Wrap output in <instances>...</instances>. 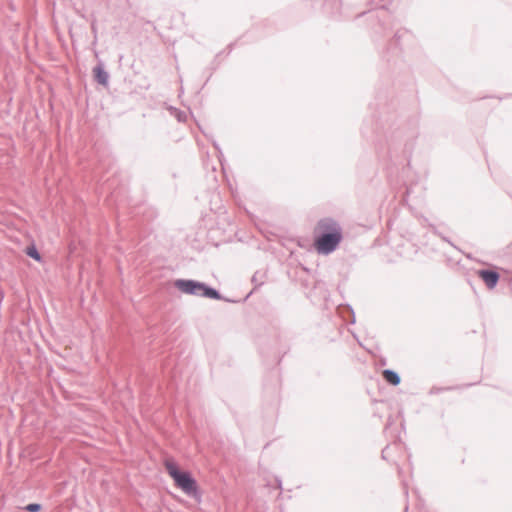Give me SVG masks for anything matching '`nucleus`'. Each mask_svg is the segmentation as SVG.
<instances>
[{
    "instance_id": "obj_1",
    "label": "nucleus",
    "mask_w": 512,
    "mask_h": 512,
    "mask_svg": "<svg viewBox=\"0 0 512 512\" xmlns=\"http://www.w3.org/2000/svg\"><path fill=\"white\" fill-rule=\"evenodd\" d=\"M343 240L342 228L332 217L320 219L314 228V248L318 254L333 253Z\"/></svg>"
},
{
    "instance_id": "obj_2",
    "label": "nucleus",
    "mask_w": 512,
    "mask_h": 512,
    "mask_svg": "<svg viewBox=\"0 0 512 512\" xmlns=\"http://www.w3.org/2000/svg\"><path fill=\"white\" fill-rule=\"evenodd\" d=\"M383 134L387 146L386 154L393 160L397 158L399 152L405 153L412 149L413 143L411 141L416 138L418 133L416 128L406 131L403 127H393L391 125L384 129Z\"/></svg>"
},
{
    "instance_id": "obj_3",
    "label": "nucleus",
    "mask_w": 512,
    "mask_h": 512,
    "mask_svg": "<svg viewBox=\"0 0 512 512\" xmlns=\"http://www.w3.org/2000/svg\"><path fill=\"white\" fill-rule=\"evenodd\" d=\"M165 468L179 489L195 500L201 499L198 483L189 471L181 470L175 462L168 460L165 462Z\"/></svg>"
},
{
    "instance_id": "obj_4",
    "label": "nucleus",
    "mask_w": 512,
    "mask_h": 512,
    "mask_svg": "<svg viewBox=\"0 0 512 512\" xmlns=\"http://www.w3.org/2000/svg\"><path fill=\"white\" fill-rule=\"evenodd\" d=\"M174 287L187 295L233 302V300L224 297L216 288L198 280L176 279L174 281Z\"/></svg>"
},
{
    "instance_id": "obj_5",
    "label": "nucleus",
    "mask_w": 512,
    "mask_h": 512,
    "mask_svg": "<svg viewBox=\"0 0 512 512\" xmlns=\"http://www.w3.org/2000/svg\"><path fill=\"white\" fill-rule=\"evenodd\" d=\"M476 275L484 282L489 290H493L499 283L500 274L495 266L489 268L478 269Z\"/></svg>"
},
{
    "instance_id": "obj_6",
    "label": "nucleus",
    "mask_w": 512,
    "mask_h": 512,
    "mask_svg": "<svg viewBox=\"0 0 512 512\" xmlns=\"http://www.w3.org/2000/svg\"><path fill=\"white\" fill-rule=\"evenodd\" d=\"M93 77L95 81L102 85L107 86L109 82V73L106 71L105 66L103 62H99L94 68H93Z\"/></svg>"
},
{
    "instance_id": "obj_7",
    "label": "nucleus",
    "mask_w": 512,
    "mask_h": 512,
    "mask_svg": "<svg viewBox=\"0 0 512 512\" xmlns=\"http://www.w3.org/2000/svg\"><path fill=\"white\" fill-rule=\"evenodd\" d=\"M383 379L392 386H398L401 382V377L398 372L392 369H385L382 372Z\"/></svg>"
},
{
    "instance_id": "obj_8",
    "label": "nucleus",
    "mask_w": 512,
    "mask_h": 512,
    "mask_svg": "<svg viewBox=\"0 0 512 512\" xmlns=\"http://www.w3.org/2000/svg\"><path fill=\"white\" fill-rule=\"evenodd\" d=\"M25 252L27 256H29L30 258L34 259L37 262H40L42 260V256L34 244L27 246Z\"/></svg>"
},
{
    "instance_id": "obj_9",
    "label": "nucleus",
    "mask_w": 512,
    "mask_h": 512,
    "mask_svg": "<svg viewBox=\"0 0 512 512\" xmlns=\"http://www.w3.org/2000/svg\"><path fill=\"white\" fill-rule=\"evenodd\" d=\"M42 505L40 503H29L23 507L26 512H40Z\"/></svg>"
},
{
    "instance_id": "obj_10",
    "label": "nucleus",
    "mask_w": 512,
    "mask_h": 512,
    "mask_svg": "<svg viewBox=\"0 0 512 512\" xmlns=\"http://www.w3.org/2000/svg\"><path fill=\"white\" fill-rule=\"evenodd\" d=\"M175 117L179 122H185L187 119V114L184 111L175 109Z\"/></svg>"
},
{
    "instance_id": "obj_11",
    "label": "nucleus",
    "mask_w": 512,
    "mask_h": 512,
    "mask_svg": "<svg viewBox=\"0 0 512 512\" xmlns=\"http://www.w3.org/2000/svg\"><path fill=\"white\" fill-rule=\"evenodd\" d=\"M345 310L347 311V313L349 314L350 316V319H346L349 323L351 324H354L355 323V313H354V310L352 309V307L350 305H347L345 307Z\"/></svg>"
},
{
    "instance_id": "obj_12",
    "label": "nucleus",
    "mask_w": 512,
    "mask_h": 512,
    "mask_svg": "<svg viewBox=\"0 0 512 512\" xmlns=\"http://www.w3.org/2000/svg\"><path fill=\"white\" fill-rule=\"evenodd\" d=\"M449 388H442V387H432L429 391V394L433 395V394H439L441 393L442 391L444 390H448Z\"/></svg>"
},
{
    "instance_id": "obj_13",
    "label": "nucleus",
    "mask_w": 512,
    "mask_h": 512,
    "mask_svg": "<svg viewBox=\"0 0 512 512\" xmlns=\"http://www.w3.org/2000/svg\"><path fill=\"white\" fill-rule=\"evenodd\" d=\"M388 448H389V447H388V446H386V447L382 450V453H381V454H382V458H383V459H386V456H387V450H388Z\"/></svg>"
},
{
    "instance_id": "obj_14",
    "label": "nucleus",
    "mask_w": 512,
    "mask_h": 512,
    "mask_svg": "<svg viewBox=\"0 0 512 512\" xmlns=\"http://www.w3.org/2000/svg\"><path fill=\"white\" fill-rule=\"evenodd\" d=\"M391 424H392V418H391V417H389V418H388V422H387V424H386V426H385V430H387V429H388V427H389Z\"/></svg>"
},
{
    "instance_id": "obj_15",
    "label": "nucleus",
    "mask_w": 512,
    "mask_h": 512,
    "mask_svg": "<svg viewBox=\"0 0 512 512\" xmlns=\"http://www.w3.org/2000/svg\"><path fill=\"white\" fill-rule=\"evenodd\" d=\"M258 280V272L254 273L253 277H252V282H257Z\"/></svg>"
},
{
    "instance_id": "obj_16",
    "label": "nucleus",
    "mask_w": 512,
    "mask_h": 512,
    "mask_svg": "<svg viewBox=\"0 0 512 512\" xmlns=\"http://www.w3.org/2000/svg\"><path fill=\"white\" fill-rule=\"evenodd\" d=\"M277 485H278V488H282V481L280 479H277Z\"/></svg>"
},
{
    "instance_id": "obj_17",
    "label": "nucleus",
    "mask_w": 512,
    "mask_h": 512,
    "mask_svg": "<svg viewBox=\"0 0 512 512\" xmlns=\"http://www.w3.org/2000/svg\"><path fill=\"white\" fill-rule=\"evenodd\" d=\"M91 30L96 33V26L94 23L91 24Z\"/></svg>"
},
{
    "instance_id": "obj_18",
    "label": "nucleus",
    "mask_w": 512,
    "mask_h": 512,
    "mask_svg": "<svg viewBox=\"0 0 512 512\" xmlns=\"http://www.w3.org/2000/svg\"><path fill=\"white\" fill-rule=\"evenodd\" d=\"M432 231H433L435 234H437V235L441 236V234H440V233H438V231L436 230V228H435L434 226H432Z\"/></svg>"
},
{
    "instance_id": "obj_19",
    "label": "nucleus",
    "mask_w": 512,
    "mask_h": 512,
    "mask_svg": "<svg viewBox=\"0 0 512 512\" xmlns=\"http://www.w3.org/2000/svg\"><path fill=\"white\" fill-rule=\"evenodd\" d=\"M441 237H442L443 240H445V241L450 243V241L446 237H444V236H441Z\"/></svg>"
},
{
    "instance_id": "obj_20",
    "label": "nucleus",
    "mask_w": 512,
    "mask_h": 512,
    "mask_svg": "<svg viewBox=\"0 0 512 512\" xmlns=\"http://www.w3.org/2000/svg\"><path fill=\"white\" fill-rule=\"evenodd\" d=\"M342 317L346 320V316L344 315V311H341Z\"/></svg>"
},
{
    "instance_id": "obj_21",
    "label": "nucleus",
    "mask_w": 512,
    "mask_h": 512,
    "mask_svg": "<svg viewBox=\"0 0 512 512\" xmlns=\"http://www.w3.org/2000/svg\"><path fill=\"white\" fill-rule=\"evenodd\" d=\"M214 147H215L217 150H219V147H218V145H217V144H214Z\"/></svg>"
}]
</instances>
